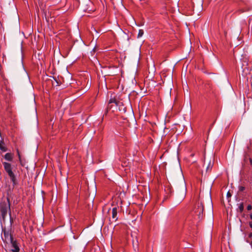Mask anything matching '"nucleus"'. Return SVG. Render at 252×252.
<instances>
[{
  "instance_id": "obj_11",
  "label": "nucleus",
  "mask_w": 252,
  "mask_h": 252,
  "mask_svg": "<svg viewBox=\"0 0 252 252\" xmlns=\"http://www.w3.org/2000/svg\"><path fill=\"white\" fill-rule=\"evenodd\" d=\"M0 149H1L2 151H5L6 150H5V148L4 147H3L1 144V143H0Z\"/></svg>"
},
{
  "instance_id": "obj_3",
  "label": "nucleus",
  "mask_w": 252,
  "mask_h": 252,
  "mask_svg": "<svg viewBox=\"0 0 252 252\" xmlns=\"http://www.w3.org/2000/svg\"><path fill=\"white\" fill-rule=\"evenodd\" d=\"M204 206L202 202H198L197 204V207L195 209V213L199 219H202L203 217L204 214Z\"/></svg>"
},
{
  "instance_id": "obj_2",
  "label": "nucleus",
  "mask_w": 252,
  "mask_h": 252,
  "mask_svg": "<svg viewBox=\"0 0 252 252\" xmlns=\"http://www.w3.org/2000/svg\"><path fill=\"white\" fill-rule=\"evenodd\" d=\"M2 163L4 170L8 174L13 184L14 185L16 184V177L14 174L12 172V168L11 164L6 162H3Z\"/></svg>"
},
{
  "instance_id": "obj_5",
  "label": "nucleus",
  "mask_w": 252,
  "mask_h": 252,
  "mask_svg": "<svg viewBox=\"0 0 252 252\" xmlns=\"http://www.w3.org/2000/svg\"><path fill=\"white\" fill-rule=\"evenodd\" d=\"M11 244L12 249L11 250H16L17 251H20V248L18 245L17 242L16 241L13 240L10 242Z\"/></svg>"
},
{
  "instance_id": "obj_4",
  "label": "nucleus",
  "mask_w": 252,
  "mask_h": 252,
  "mask_svg": "<svg viewBox=\"0 0 252 252\" xmlns=\"http://www.w3.org/2000/svg\"><path fill=\"white\" fill-rule=\"evenodd\" d=\"M2 232L4 235V238H2V239L4 242H11L13 240V237L9 231L6 230L5 229H3Z\"/></svg>"
},
{
  "instance_id": "obj_20",
  "label": "nucleus",
  "mask_w": 252,
  "mask_h": 252,
  "mask_svg": "<svg viewBox=\"0 0 252 252\" xmlns=\"http://www.w3.org/2000/svg\"><path fill=\"white\" fill-rule=\"evenodd\" d=\"M250 218L252 220V213L250 215Z\"/></svg>"
},
{
  "instance_id": "obj_6",
  "label": "nucleus",
  "mask_w": 252,
  "mask_h": 252,
  "mask_svg": "<svg viewBox=\"0 0 252 252\" xmlns=\"http://www.w3.org/2000/svg\"><path fill=\"white\" fill-rule=\"evenodd\" d=\"M118 209L117 207H114L112 209V219H115V220H117V213H118Z\"/></svg>"
},
{
  "instance_id": "obj_22",
  "label": "nucleus",
  "mask_w": 252,
  "mask_h": 252,
  "mask_svg": "<svg viewBox=\"0 0 252 252\" xmlns=\"http://www.w3.org/2000/svg\"><path fill=\"white\" fill-rule=\"evenodd\" d=\"M18 155H19V158H20V156L19 155V153H18Z\"/></svg>"
},
{
  "instance_id": "obj_19",
  "label": "nucleus",
  "mask_w": 252,
  "mask_h": 252,
  "mask_svg": "<svg viewBox=\"0 0 252 252\" xmlns=\"http://www.w3.org/2000/svg\"><path fill=\"white\" fill-rule=\"evenodd\" d=\"M12 252H19V251H17L16 250H11Z\"/></svg>"
},
{
  "instance_id": "obj_13",
  "label": "nucleus",
  "mask_w": 252,
  "mask_h": 252,
  "mask_svg": "<svg viewBox=\"0 0 252 252\" xmlns=\"http://www.w3.org/2000/svg\"><path fill=\"white\" fill-rule=\"evenodd\" d=\"M252 205H249L247 206V210H252Z\"/></svg>"
},
{
  "instance_id": "obj_12",
  "label": "nucleus",
  "mask_w": 252,
  "mask_h": 252,
  "mask_svg": "<svg viewBox=\"0 0 252 252\" xmlns=\"http://www.w3.org/2000/svg\"><path fill=\"white\" fill-rule=\"evenodd\" d=\"M245 188L243 186H241L239 188V191H243V190H245Z\"/></svg>"
},
{
  "instance_id": "obj_21",
  "label": "nucleus",
  "mask_w": 252,
  "mask_h": 252,
  "mask_svg": "<svg viewBox=\"0 0 252 252\" xmlns=\"http://www.w3.org/2000/svg\"><path fill=\"white\" fill-rule=\"evenodd\" d=\"M209 169V166L207 167V170H208Z\"/></svg>"
},
{
  "instance_id": "obj_18",
  "label": "nucleus",
  "mask_w": 252,
  "mask_h": 252,
  "mask_svg": "<svg viewBox=\"0 0 252 252\" xmlns=\"http://www.w3.org/2000/svg\"><path fill=\"white\" fill-rule=\"evenodd\" d=\"M249 237H250V238H252V233H250V234H249Z\"/></svg>"
},
{
  "instance_id": "obj_23",
  "label": "nucleus",
  "mask_w": 252,
  "mask_h": 252,
  "mask_svg": "<svg viewBox=\"0 0 252 252\" xmlns=\"http://www.w3.org/2000/svg\"><path fill=\"white\" fill-rule=\"evenodd\" d=\"M251 245H252V242H251Z\"/></svg>"
},
{
  "instance_id": "obj_15",
  "label": "nucleus",
  "mask_w": 252,
  "mask_h": 252,
  "mask_svg": "<svg viewBox=\"0 0 252 252\" xmlns=\"http://www.w3.org/2000/svg\"><path fill=\"white\" fill-rule=\"evenodd\" d=\"M231 195L230 193L229 192H228L227 193V197H230V196H231Z\"/></svg>"
},
{
  "instance_id": "obj_14",
  "label": "nucleus",
  "mask_w": 252,
  "mask_h": 252,
  "mask_svg": "<svg viewBox=\"0 0 252 252\" xmlns=\"http://www.w3.org/2000/svg\"><path fill=\"white\" fill-rule=\"evenodd\" d=\"M185 196V194H183V195H182V197H181V198L180 202H181V201H182L184 199Z\"/></svg>"
},
{
  "instance_id": "obj_10",
  "label": "nucleus",
  "mask_w": 252,
  "mask_h": 252,
  "mask_svg": "<svg viewBox=\"0 0 252 252\" xmlns=\"http://www.w3.org/2000/svg\"><path fill=\"white\" fill-rule=\"evenodd\" d=\"M116 103V100H115L114 99L111 98V99L109 100V104H111V103Z\"/></svg>"
},
{
  "instance_id": "obj_9",
  "label": "nucleus",
  "mask_w": 252,
  "mask_h": 252,
  "mask_svg": "<svg viewBox=\"0 0 252 252\" xmlns=\"http://www.w3.org/2000/svg\"><path fill=\"white\" fill-rule=\"evenodd\" d=\"M239 209L240 210V211L241 212H242L243 210H244V205H243V203H241V204H240V205L239 206Z\"/></svg>"
},
{
  "instance_id": "obj_7",
  "label": "nucleus",
  "mask_w": 252,
  "mask_h": 252,
  "mask_svg": "<svg viewBox=\"0 0 252 252\" xmlns=\"http://www.w3.org/2000/svg\"><path fill=\"white\" fill-rule=\"evenodd\" d=\"M4 158L8 161H11L13 159V156L11 153H6L4 156Z\"/></svg>"
},
{
  "instance_id": "obj_8",
  "label": "nucleus",
  "mask_w": 252,
  "mask_h": 252,
  "mask_svg": "<svg viewBox=\"0 0 252 252\" xmlns=\"http://www.w3.org/2000/svg\"><path fill=\"white\" fill-rule=\"evenodd\" d=\"M143 34H144V31L142 29H140L139 30L138 33L137 35V37L140 38L143 36Z\"/></svg>"
},
{
  "instance_id": "obj_17",
  "label": "nucleus",
  "mask_w": 252,
  "mask_h": 252,
  "mask_svg": "<svg viewBox=\"0 0 252 252\" xmlns=\"http://www.w3.org/2000/svg\"><path fill=\"white\" fill-rule=\"evenodd\" d=\"M249 224H250V226L251 227V228H252V221L250 222Z\"/></svg>"
},
{
  "instance_id": "obj_1",
  "label": "nucleus",
  "mask_w": 252,
  "mask_h": 252,
  "mask_svg": "<svg viewBox=\"0 0 252 252\" xmlns=\"http://www.w3.org/2000/svg\"><path fill=\"white\" fill-rule=\"evenodd\" d=\"M7 202H2L0 204V212L1 213L2 219L4 220L8 211H9V215L11 217V212H10V201L8 198H7Z\"/></svg>"
},
{
  "instance_id": "obj_16",
  "label": "nucleus",
  "mask_w": 252,
  "mask_h": 252,
  "mask_svg": "<svg viewBox=\"0 0 252 252\" xmlns=\"http://www.w3.org/2000/svg\"><path fill=\"white\" fill-rule=\"evenodd\" d=\"M137 243H138V241H136V243H135V245H136V246H137V245H137ZM133 246L134 247V245H135V244H134V242H133Z\"/></svg>"
}]
</instances>
